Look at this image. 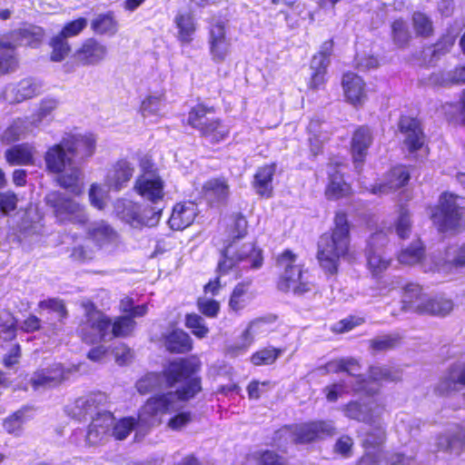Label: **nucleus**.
Wrapping results in <instances>:
<instances>
[{"label": "nucleus", "mask_w": 465, "mask_h": 465, "mask_svg": "<svg viewBox=\"0 0 465 465\" xmlns=\"http://www.w3.org/2000/svg\"><path fill=\"white\" fill-rule=\"evenodd\" d=\"M114 212L121 220L133 227L142 225L152 226L158 221L160 216V211H157L153 212V217L147 218L144 213L141 212V208L137 203L125 199L115 202Z\"/></svg>", "instance_id": "12"}, {"label": "nucleus", "mask_w": 465, "mask_h": 465, "mask_svg": "<svg viewBox=\"0 0 465 465\" xmlns=\"http://www.w3.org/2000/svg\"><path fill=\"white\" fill-rule=\"evenodd\" d=\"M27 412V409H22L5 419L4 421L5 430L10 434L20 435L24 423L30 419Z\"/></svg>", "instance_id": "53"}, {"label": "nucleus", "mask_w": 465, "mask_h": 465, "mask_svg": "<svg viewBox=\"0 0 465 465\" xmlns=\"http://www.w3.org/2000/svg\"><path fill=\"white\" fill-rule=\"evenodd\" d=\"M366 267L374 279H381L392 264V258L370 247L365 253Z\"/></svg>", "instance_id": "32"}, {"label": "nucleus", "mask_w": 465, "mask_h": 465, "mask_svg": "<svg viewBox=\"0 0 465 465\" xmlns=\"http://www.w3.org/2000/svg\"><path fill=\"white\" fill-rule=\"evenodd\" d=\"M109 198V190L104 186L93 183L89 190V200L94 208L104 210Z\"/></svg>", "instance_id": "57"}, {"label": "nucleus", "mask_w": 465, "mask_h": 465, "mask_svg": "<svg viewBox=\"0 0 465 465\" xmlns=\"http://www.w3.org/2000/svg\"><path fill=\"white\" fill-rule=\"evenodd\" d=\"M462 197L449 191L442 192L430 213V220L441 233H459L465 227V206Z\"/></svg>", "instance_id": "4"}, {"label": "nucleus", "mask_w": 465, "mask_h": 465, "mask_svg": "<svg viewBox=\"0 0 465 465\" xmlns=\"http://www.w3.org/2000/svg\"><path fill=\"white\" fill-rule=\"evenodd\" d=\"M361 365L359 361L353 358H342L341 372H344L350 376L356 377L361 389L364 388V383H367L369 380L363 375L359 374Z\"/></svg>", "instance_id": "61"}, {"label": "nucleus", "mask_w": 465, "mask_h": 465, "mask_svg": "<svg viewBox=\"0 0 465 465\" xmlns=\"http://www.w3.org/2000/svg\"><path fill=\"white\" fill-rule=\"evenodd\" d=\"M134 172V166L125 160L118 161L108 172L105 186L108 189L120 191L125 187Z\"/></svg>", "instance_id": "30"}, {"label": "nucleus", "mask_w": 465, "mask_h": 465, "mask_svg": "<svg viewBox=\"0 0 465 465\" xmlns=\"http://www.w3.org/2000/svg\"><path fill=\"white\" fill-rule=\"evenodd\" d=\"M198 362L194 359H179L169 363L163 371V374L149 373L141 378L137 383V391L141 394H146L154 389L162 387H173L181 383L182 389H178L174 394L177 395L176 402L178 411L180 401L193 398L200 390L199 379L193 377L197 371Z\"/></svg>", "instance_id": "1"}, {"label": "nucleus", "mask_w": 465, "mask_h": 465, "mask_svg": "<svg viewBox=\"0 0 465 465\" xmlns=\"http://www.w3.org/2000/svg\"><path fill=\"white\" fill-rule=\"evenodd\" d=\"M280 354V350L268 347L254 352L251 357V361L255 366L270 365L277 360Z\"/></svg>", "instance_id": "58"}, {"label": "nucleus", "mask_w": 465, "mask_h": 465, "mask_svg": "<svg viewBox=\"0 0 465 465\" xmlns=\"http://www.w3.org/2000/svg\"><path fill=\"white\" fill-rule=\"evenodd\" d=\"M177 395L164 393L151 397L140 409L137 419L124 417L119 420L114 418L110 434L117 440H123L134 431L136 440L143 439L154 426L162 422V417L174 412L177 409Z\"/></svg>", "instance_id": "2"}, {"label": "nucleus", "mask_w": 465, "mask_h": 465, "mask_svg": "<svg viewBox=\"0 0 465 465\" xmlns=\"http://www.w3.org/2000/svg\"><path fill=\"white\" fill-rule=\"evenodd\" d=\"M465 388V361H455L445 371L434 391L440 397H448Z\"/></svg>", "instance_id": "11"}, {"label": "nucleus", "mask_w": 465, "mask_h": 465, "mask_svg": "<svg viewBox=\"0 0 465 465\" xmlns=\"http://www.w3.org/2000/svg\"><path fill=\"white\" fill-rule=\"evenodd\" d=\"M262 264V252L252 243L243 244L240 249L229 244L223 253V260L218 263V270L221 273H226L233 269H258Z\"/></svg>", "instance_id": "6"}, {"label": "nucleus", "mask_w": 465, "mask_h": 465, "mask_svg": "<svg viewBox=\"0 0 465 465\" xmlns=\"http://www.w3.org/2000/svg\"><path fill=\"white\" fill-rule=\"evenodd\" d=\"M465 448V430L459 426L458 429L450 434H442L438 437L437 450L442 452L455 451L460 454Z\"/></svg>", "instance_id": "37"}, {"label": "nucleus", "mask_w": 465, "mask_h": 465, "mask_svg": "<svg viewBox=\"0 0 465 465\" xmlns=\"http://www.w3.org/2000/svg\"><path fill=\"white\" fill-rule=\"evenodd\" d=\"M50 45L52 47L51 60L54 62H61L70 51V45L66 39L58 35L52 38Z\"/></svg>", "instance_id": "60"}, {"label": "nucleus", "mask_w": 465, "mask_h": 465, "mask_svg": "<svg viewBox=\"0 0 465 465\" xmlns=\"http://www.w3.org/2000/svg\"><path fill=\"white\" fill-rule=\"evenodd\" d=\"M391 39L393 43L399 48H405L411 39V35L406 25V22L402 18H398L391 23Z\"/></svg>", "instance_id": "52"}, {"label": "nucleus", "mask_w": 465, "mask_h": 465, "mask_svg": "<svg viewBox=\"0 0 465 465\" xmlns=\"http://www.w3.org/2000/svg\"><path fill=\"white\" fill-rule=\"evenodd\" d=\"M398 213V218L394 223L395 232L400 239L406 240L412 230L411 213L405 204H400Z\"/></svg>", "instance_id": "51"}, {"label": "nucleus", "mask_w": 465, "mask_h": 465, "mask_svg": "<svg viewBox=\"0 0 465 465\" xmlns=\"http://www.w3.org/2000/svg\"><path fill=\"white\" fill-rule=\"evenodd\" d=\"M87 235L98 247L115 246L119 242L118 233L104 221L90 223Z\"/></svg>", "instance_id": "24"}, {"label": "nucleus", "mask_w": 465, "mask_h": 465, "mask_svg": "<svg viewBox=\"0 0 465 465\" xmlns=\"http://www.w3.org/2000/svg\"><path fill=\"white\" fill-rule=\"evenodd\" d=\"M400 341L398 335H385L370 341V348L374 351H385L394 349Z\"/></svg>", "instance_id": "63"}, {"label": "nucleus", "mask_w": 465, "mask_h": 465, "mask_svg": "<svg viewBox=\"0 0 465 465\" xmlns=\"http://www.w3.org/2000/svg\"><path fill=\"white\" fill-rule=\"evenodd\" d=\"M108 54L107 46L94 38L86 39L73 54L78 65L96 66L104 62Z\"/></svg>", "instance_id": "14"}, {"label": "nucleus", "mask_w": 465, "mask_h": 465, "mask_svg": "<svg viewBox=\"0 0 465 465\" xmlns=\"http://www.w3.org/2000/svg\"><path fill=\"white\" fill-rule=\"evenodd\" d=\"M350 232L348 213L343 210L337 211L333 217V226L322 248V269L325 274H336L340 259L350 254Z\"/></svg>", "instance_id": "3"}, {"label": "nucleus", "mask_w": 465, "mask_h": 465, "mask_svg": "<svg viewBox=\"0 0 465 465\" xmlns=\"http://www.w3.org/2000/svg\"><path fill=\"white\" fill-rule=\"evenodd\" d=\"M346 101L353 106H360L367 97L366 84L362 77L354 72H345L341 82Z\"/></svg>", "instance_id": "16"}, {"label": "nucleus", "mask_w": 465, "mask_h": 465, "mask_svg": "<svg viewBox=\"0 0 465 465\" xmlns=\"http://www.w3.org/2000/svg\"><path fill=\"white\" fill-rule=\"evenodd\" d=\"M196 205L193 203H177L169 219L170 227L173 230H183L193 223L196 217Z\"/></svg>", "instance_id": "33"}, {"label": "nucleus", "mask_w": 465, "mask_h": 465, "mask_svg": "<svg viewBox=\"0 0 465 465\" xmlns=\"http://www.w3.org/2000/svg\"><path fill=\"white\" fill-rule=\"evenodd\" d=\"M253 297L249 282L238 283L231 294L229 307L232 311L239 312L249 305Z\"/></svg>", "instance_id": "42"}, {"label": "nucleus", "mask_w": 465, "mask_h": 465, "mask_svg": "<svg viewBox=\"0 0 465 465\" xmlns=\"http://www.w3.org/2000/svg\"><path fill=\"white\" fill-rule=\"evenodd\" d=\"M372 143L373 134L368 125H359L354 129L350 142V154L355 168L362 167Z\"/></svg>", "instance_id": "13"}, {"label": "nucleus", "mask_w": 465, "mask_h": 465, "mask_svg": "<svg viewBox=\"0 0 465 465\" xmlns=\"http://www.w3.org/2000/svg\"><path fill=\"white\" fill-rule=\"evenodd\" d=\"M165 107V96L163 91L150 93L142 102L141 112L144 118L159 116Z\"/></svg>", "instance_id": "43"}, {"label": "nucleus", "mask_w": 465, "mask_h": 465, "mask_svg": "<svg viewBox=\"0 0 465 465\" xmlns=\"http://www.w3.org/2000/svg\"><path fill=\"white\" fill-rule=\"evenodd\" d=\"M203 193L210 203H223L229 196V186L223 179H212L204 183Z\"/></svg>", "instance_id": "41"}, {"label": "nucleus", "mask_w": 465, "mask_h": 465, "mask_svg": "<svg viewBox=\"0 0 465 465\" xmlns=\"http://www.w3.org/2000/svg\"><path fill=\"white\" fill-rule=\"evenodd\" d=\"M111 322L100 311L90 309L85 320L79 326V332L84 341L94 343L105 339H111Z\"/></svg>", "instance_id": "10"}, {"label": "nucleus", "mask_w": 465, "mask_h": 465, "mask_svg": "<svg viewBox=\"0 0 465 465\" xmlns=\"http://www.w3.org/2000/svg\"><path fill=\"white\" fill-rule=\"evenodd\" d=\"M397 127L403 135L402 143L409 154L413 157H417L419 152L429 154L428 137L420 118L411 114H401Z\"/></svg>", "instance_id": "8"}, {"label": "nucleus", "mask_w": 465, "mask_h": 465, "mask_svg": "<svg viewBox=\"0 0 465 465\" xmlns=\"http://www.w3.org/2000/svg\"><path fill=\"white\" fill-rule=\"evenodd\" d=\"M45 203L60 223H84L87 221L84 207L60 192L49 193L45 196Z\"/></svg>", "instance_id": "9"}, {"label": "nucleus", "mask_w": 465, "mask_h": 465, "mask_svg": "<svg viewBox=\"0 0 465 465\" xmlns=\"http://www.w3.org/2000/svg\"><path fill=\"white\" fill-rule=\"evenodd\" d=\"M440 112L449 124L465 126V92H460L457 101L442 104Z\"/></svg>", "instance_id": "31"}, {"label": "nucleus", "mask_w": 465, "mask_h": 465, "mask_svg": "<svg viewBox=\"0 0 465 465\" xmlns=\"http://www.w3.org/2000/svg\"><path fill=\"white\" fill-rule=\"evenodd\" d=\"M385 179L392 192L406 186L411 180L409 167L398 164L391 167L385 174Z\"/></svg>", "instance_id": "45"}, {"label": "nucleus", "mask_w": 465, "mask_h": 465, "mask_svg": "<svg viewBox=\"0 0 465 465\" xmlns=\"http://www.w3.org/2000/svg\"><path fill=\"white\" fill-rule=\"evenodd\" d=\"M427 249L420 239H414L411 243L402 247L396 254V259L401 265L415 266L425 262Z\"/></svg>", "instance_id": "25"}, {"label": "nucleus", "mask_w": 465, "mask_h": 465, "mask_svg": "<svg viewBox=\"0 0 465 465\" xmlns=\"http://www.w3.org/2000/svg\"><path fill=\"white\" fill-rule=\"evenodd\" d=\"M210 54L215 63H223L231 53V43L226 37L224 26L213 25L209 35Z\"/></svg>", "instance_id": "18"}, {"label": "nucleus", "mask_w": 465, "mask_h": 465, "mask_svg": "<svg viewBox=\"0 0 465 465\" xmlns=\"http://www.w3.org/2000/svg\"><path fill=\"white\" fill-rule=\"evenodd\" d=\"M386 439V431L381 427L377 426L373 430L366 432L365 438L362 441V447L368 450H379L384 443Z\"/></svg>", "instance_id": "55"}, {"label": "nucleus", "mask_w": 465, "mask_h": 465, "mask_svg": "<svg viewBox=\"0 0 465 465\" xmlns=\"http://www.w3.org/2000/svg\"><path fill=\"white\" fill-rule=\"evenodd\" d=\"M267 325L268 322L263 318L251 321L238 341L228 348V352L234 357L245 352L253 343L256 336L268 331Z\"/></svg>", "instance_id": "17"}, {"label": "nucleus", "mask_w": 465, "mask_h": 465, "mask_svg": "<svg viewBox=\"0 0 465 465\" xmlns=\"http://www.w3.org/2000/svg\"><path fill=\"white\" fill-rule=\"evenodd\" d=\"M297 256L290 250H285L277 258V264L283 269L278 282L279 290L294 294H302L312 288L311 282L300 264L296 263Z\"/></svg>", "instance_id": "5"}, {"label": "nucleus", "mask_w": 465, "mask_h": 465, "mask_svg": "<svg viewBox=\"0 0 465 465\" xmlns=\"http://www.w3.org/2000/svg\"><path fill=\"white\" fill-rule=\"evenodd\" d=\"M401 294L402 297V311L415 312L416 305H414V302L422 298L424 294L423 287L419 282H410L401 287Z\"/></svg>", "instance_id": "44"}, {"label": "nucleus", "mask_w": 465, "mask_h": 465, "mask_svg": "<svg viewBox=\"0 0 465 465\" xmlns=\"http://www.w3.org/2000/svg\"><path fill=\"white\" fill-rule=\"evenodd\" d=\"M185 325L187 328L191 329L193 335L198 338H203L209 332V329L205 326L203 319L195 313L186 315Z\"/></svg>", "instance_id": "62"}, {"label": "nucleus", "mask_w": 465, "mask_h": 465, "mask_svg": "<svg viewBox=\"0 0 465 465\" xmlns=\"http://www.w3.org/2000/svg\"><path fill=\"white\" fill-rule=\"evenodd\" d=\"M35 147L30 143L15 145L5 152V159L12 165H29L35 163Z\"/></svg>", "instance_id": "38"}, {"label": "nucleus", "mask_w": 465, "mask_h": 465, "mask_svg": "<svg viewBox=\"0 0 465 465\" xmlns=\"http://www.w3.org/2000/svg\"><path fill=\"white\" fill-rule=\"evenodd\" d=\"M13 43L18 45L37 46L45 36L43 28L35 25H28L17 31L6 35Z\"/></svg>", "instance_id": "36"}, {"label": "nucleus", "mask_w": 465, "mask_h": 465, "mask_svg": "<svg viewBox=\"0 0 465 465\" xmlns=\"http://www.w3.org/2000/svg\"><path fill=\"white\" fill-rule=\"evenodd\" d=\"M454 302L444 295H434L421 301L415 307V312L443 318L450 314L454 309Z\"/></svg>", "instance_id": "19"}, {"label": "nucleus", "mask_w": 465, "mask_h": 465, "mask_svg": "<svg viewBox=\"0 0 465 465\" xmlns=\"http://www.w3.org/2000/svg\"><path fill=\"white\" fill-rule=\"evenodd\" d=\"M42 215L35 207H29L22 217L19 225L21 234L24 236L37 233L42 228Z\"/></svg>", "instance_id": "48"}, {"label": "nucleus", "mask_w": 465, "mask_h": 465, "mask_svg": "<svg viewBox=\"0 0 465 465\" xmlns=\"http://www.w3.org/2000/svg\"><path fill=\"white\" fill-rule=\"evenodd\" d=\"M37 128L31 117L15 120L3 133L2 139L6 143H13L25 138Z\"/></svg>", "instance_id": "35"}, {"label": "nucleus", "mask_w": 465, "mask_h": 465, "mask_svg": "<svg viewBox=\"0 0 465 465\" xmlns=\"http://www.w3.org/2000/svg\"><path fill=\"white\" fill-rule=\"evenodd\" d=\"M318 432L319 424L317 422L292 425L280 430L282 435L288 436L295 443L310 442L317 437Z\"/></svg>", "instance_id": "34"}, {"label": "nucleus", "mask_w": 465, "mask_h": 465, "mask_svg": "<svg viewBox=\"0 0 465 465\" xmlns=\"http://www.w3.org/2000/svg\"><path fill=\"white\" fill-rule=\"evenodd\" d=\"M135 327V322L130 316L118 318L114 324H111V338L129 335Z\"/></svg>", "instance_id": "59"}, {"label": "nucleus", "mask_w": 465, "mask_h": 465, "mask_svg": "<svg viewBox=\"0 0 465 465\" xmlns=\"http://www.w3.org/2000/svg\"><path fill=\"white\" fill-rule=\"evenodd\" d=\"M82 172L76 167H69V173L62 174L58 178L60 186L66 189L75 195H79L84 191Z\"/></svg>", "instance_id": "46"}, {"label": "nucleus", "mask_w": 465, "mask_h": 465, "mask_svg": "<svg viewBox=\"0 0 465 465\" xmlns=\"http://www.w3.org/2000/svg\"><path fill=\"white\" fill-rule=\"evenodd\" d=\"M19 67L16 45L7 35L0 38V77L15 73Z\"/></svg>", "instance_id": "29"}, {"label": "nucleus", "mask_w": 465, "mask_h": 465, "mask_svg": "<svg viewBox=\"0 0 465 465\" xmlns=\"http://www.w3.org/2000/svg\"><path fill=\"white\" fill-rule=\"evenodd\" d=\"M96 139L92 134H66L63 137L68 153L78 160L91 157L95 151Z\"/></svg>", "instance_id": "15"}, {"label": "nucleus", "mask_w": 465, "mask_h": 465, "mask_svg": "<svg viewBox=\"0 0 465 465\" xmlns=\"http://www.w3.org/2000/svg\"><path fill=\"white\" fill-rule=\"evenodd\" d=\"M164 346L174 353H185L193 348L192 339L183 330H173L163 336Z\"/></svg>", "instance_id": "40"}, {"label": "nucleus", "mask_w": 465, "mask_h": 465, "mask_svg": "<svg viewBox=\"0 0 465 465\" xmlns=\"http://www.w3.org/2000/svg\"><path fill=\"white\" fill-rule=\"evenodd\" d=\"M412 26L418 37L429 38L434 35L431 18L425 13L416 11L411 16Z\"/></svg>", "instance_id": "49"}, {"label": "nucleus", "mask_w": 465, "mask_h": 465, "mask_svg": "<svg viewBox=\"0 0 465 465\" xmlns=\"http://www.w3.org/2000/svg\"><path fill=\"white\" fill-rule=\"evenodd\" d=\"M407 457L404 453L397 452L390 459H382L377 453L366 452L360 460V465H405Z\"/></svg>", "instance_id": "50"}, {"label": "nucleus", "mask_w": 465, "mask_h": 465, "mask_svg": "<svg viewBox=\"0 0 465 465\" xmlns=\"http://www.w3.org/2000/svg\"><path fill=\"white\" fill-rule=\"evenodd\" d=\"M71 369H64L61 363H54L51 367L36 371L31 378V384L35 390L40 387H52L66 380Z\"/></svg>", "instance_id": "20"}, {"label": "nucleus", "mask_w": 465, "mask_h": 465, "mask_svg": "<svg viewBox=\"0 0 465 465\" xmlns=\"http://www.w3.org/2000/svg\"><path fill=\"white\" fill-rule=\"evenodd\" d=\"M187 122L213 143L223 140L229 133L227 126L214 116V108L203 104H198L191 109Z\"/></svg>", "instance_id": "7"}, {"label": "nucleus", "mask_w": 465, "mask_h": 465, "mask_svg": "<svg viewBox=\"0 0 465 465\" xmlns=\"http://www.w3.org/2000/svg\"><path fill=\"white\" fill-rule=\"evenodd\" d=\"M134 189L144 199L156 203L163 196V183L155 173H143L135 183Z\"/></svg>", "instance_id": "21"}, {"label": "nucleus", "mask_w": 465, "mask_h": 465, "mask_svg": "<svg viewBox=\"0 0 465 465\" xmlns=\"http://www.w3.org/2000/svg\"><path fill=\"white\" fill-rule=\"evenodd\" d=\"M103 401L102 394L81 397L73 405L68 406L66 411L68 415L77 420L86 419L87 416L93 419L98 411H102L100 404Z\"/></svg>", "instance_id": "22"}, {"label": "nucleus", "mask_w": 465, "mask_h": 465, "mask_svg": "<svg viewBox=\"0 0 465 465\" xmlns=\"http://www.w3.org/2000/svg\"><path fill=\"white\" fill-rule=\"evenodd\" d=\"M74 159L63 144V139L59 143L51 146L45 155L46 168L54 173H61L66 167H71Z\"/></svg>", "instance_id": "23"}, {"label": "nucleus", "mask_w": 465, "mask_h": 465, "mask_svg": "<svg viewBox=\"0 0 465 465\" xmlns=\"http://www.w3.org/2000/svg\"><path fill=\"white\" fill-rule=\"evenodd\" d=\"M178 29V39L183 43H190L196 30L193 16L190 13H180L174 18Z\"/></svg>", "instance_id": "47"}, {"label": "nucleus", "mask_w": 465, "mask_h": 465, "mask_svg": "<svg viewBox=\"0 0 465 465\" xmlns=\"http://www.w3.org/2000/svg\"><path fill=\"white\" fill-rule=\"evenodd\" d=\"M324 194L329 201L349 198L353 194L351 184L345 180L344 174L339 171L330 173Z\"/></svg>", "instance_id": "28"}, {"label": "nucleus", "mask_w": 465, "mask_h": 465, "mask_svg": "<svg viewBox=\"0 0 465 465\" xmlns=\"http://www.w3.org/2000/svg\"><path fill=\"white\" fill-rule=\"evenodd\" d=\"M41 91V84L32 79H22L16 84L10 85L6 88L5 98L10 103H21L25 100L31 99L37 95Z\"/></svg>", "instance_id": "27"}, {"label": "nucleus", "mask_w": 465, "mask_h": 465, "mask_svg": "<svg viewBox=\"0 0 465 465\" xmlns=\"http://www.w3.org/2000/svg\"><path fill=\"white\" fill-rule=\"evenodd\" d=\"M58 100L53 97H45L41 100L37 111L30 117L38 127L44 119L49 116L58 106Z\"/></svg>", "instance_id": "54"}, {"label": "nucleus", "mask_w": 465, "mask_h": 465, "mask_svg": "<svg viewBox=\"0 0 465 465\" xmlns=\"http://www.w3.org/2000/svg\"><path fill=\"white\" fill-rule=\"evenodd\" d=\"M92 28L96 34L114 35L117 31V24L109 15H100L92 22Z\"/></svg>", "instance_id": "56"}, {"label": "nucleus", "mask_w": 465, "mask_h": 465, "mask_svg": "<svg viewBox=\"0 0 465 465\" xmlns=\"http://www.w3.org/2000/svg\"><path fill=\"white\" fill-rule=\"evenodd\" d=\"M114 416L110 412L98 411L97 415L92 419L86 434V440L89 444H97L107 436H110Z\"/></svg>", "instance_id": "26"}, {"label": "nucleus", "mask_w": 465, "mask_h": 465, "mask_svg": "<svg viewBox=\"0 0 465 465\" xmlns=\"http://www.w3.org/2000/svg\"><path fill=\"white\" fill-rule=\"evenodd\" d=\"M274 164H267L260 167L253 181L255 192L262 197L270 198L272 195V177L275 173Z\"/></svg>", "instance_id": "39"}, {"label": "nucleus", "mask_w": 465, "mask_h": 465, "mask_svg": "<svg viewBox=\"0 0 465 465\" xmlns=\"http://www.w3.org/2000/svg\"><path fill=\"white\" fill-rule=\"evenodd\" d=\"M369 380L373 381H391L395 380L393 371L385 366L374 365L369 368Z\"/></svg>", "instance_id": "64"}]
</instances>
